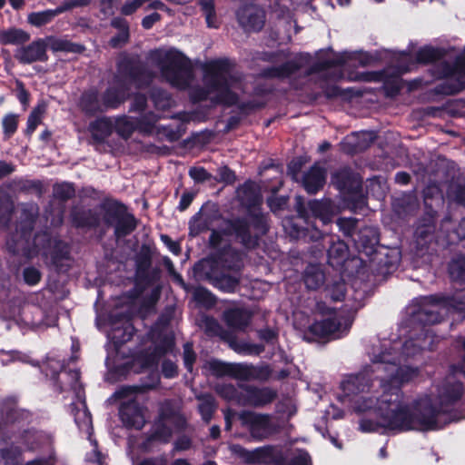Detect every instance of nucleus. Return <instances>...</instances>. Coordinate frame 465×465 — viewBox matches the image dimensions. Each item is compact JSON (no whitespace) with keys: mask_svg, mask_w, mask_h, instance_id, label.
Returning a JSON list of instances; mask_svg holds the SVG:
<instances>
[{"mask_svg":"<svg viewBox=\"0 0 465 465\" xmlns=\"http://www.w3.org/2000/svg\"><path fill=\"white\" fill-rule=\"evenodd\" d=\"M232 64L228 58H217L203 65V86L192 90L191 99L193 103L204 102L209 95L216 93L211 101L214 104L227 107L233 106L240 100L237 93L232 90L233 77L231 75Z\"/></svg>","mask_w":465,"mask_h":465,"instance_id":"1","label":"nucleus"},{"mask_svg":"<svg viewBox=\"0 0 465 465\" xmlns=\"http://www.w3.org/2000/svg\"><path fill=\"white\" fill-rule=\"evenodd\" d=\"M252 223L247 218L233 216L223 219L220 230L213 229L208 240V246L219 252L223 236L232 237L244 249L252 251L259 247L261 239L267 234L266 223L262 215H252Z\"/></svg>","mask_w":465,"mask_h":465,"instance_id":"2","label":"nucleus"},{"mask_svg":"<svg viewBox=\"0 0 465 465\" xmlns=\"http://www.w3.org/2000/svg\"><path fill=\"white\" fill-rule=\"evenodd\" d=\"M130 97L124 85L108 86L102 94L96 87L85 90L80 97V106L87 116H95L110 110L118 109Z\"/></svg>","mask_w":465,"mask_h":465,"instance_id":"3","label":"nucleus"},{"mask_svg":"<svg viewBox=\"0 0 465 465\" xmlns=\"http://www.w3.org/2000/svg\"><path fill=\"white\" fill-rule=\"evenodd\" d=\"M99 209L103 223L114 229V238L117 242L131 235L138 227L139 220L129 212L126 204L117 199H104Z\"/></svg>","mask_w":465,"mask_h":465,"instance_id":"4","label":"nucleus"},{"mask_svg":"<svg viewBox=\"0 0 465 465\" xmlns=\"http://www.w3.org/2000/svg\"><path fill=\"white\" fill-rule=\"evenodd\" d=\"M116 70L121 82L119 85L128 89L129 85H134L137 89L146 88L154 78L153 72L138 54H121L116 62Z\"/></svg>","mask_w":465,"mask_h":465,"instance_id":"5","label":"nucleus"},{"mask_svg":"<svg viewBox=\"0 0 465 465\" xmlns=\"http://www.w3.org/2000/svg\"><path fill=\"white\" fill-rule=\"evenodd\" d=\"M294 209L297 215L287 217L282 221V227L288 236L292 240L303 242L317 241L321 238L322 231L311 221L309 206L302 196L295 197Z\"/></svg>","mask_w":465,"mask_h":465,"instance_id":"6","label":"nucleus"},{"mask_svg":"<svg viewBox=\"0 0 465 465\" xmlns=\"http://www.w3.org/2000/svg\"><path fill=\"white\" fill-rule=\"evenodd\" d=\"M162 75L172 86L181 90L189 87L193 79L191 60L180 51H168L158 61Z\"/></svg>","mask_w":465,"mask_h":465,"instance_id":"7","label":"nucleus"},{"mask_svg":"<svg viewBox=\"0 0 465 465\" xmlns=\"http://www.w3.org/2000/svg\"><path fill=\"white\" fill-rule=\"evenodd\" d=\"M310 242H315V247L322 246L326 251L328 264L339 271L340 273L348 272L349 262H355L358 266L363 262L362 259L356 256L349 260L348 244L337 235L324 234L322 232L321 238L317 241H310Z\"/></svg>","mask_w":465,"mask_h":465,"instance_id":"8","label":"nucleus"},{"mask_svg":"<svg viewBox=\"0 0 465 465\" xmlns=\"http://www.w3.org/2000/svg\"><path fill=\"white\" fill-rule=\"evenodd\" d=\"M153 251L147 243H143L134 256V286L141 292L160 282L162 270L153 267Z\"/></svg>","mask_w":465,"mask_h":465,"instance_id":"9","label":"nucleus"},{"mask_svg":"<svg viewBox=\"0 0 465 465\" xmlns=\"http://www.w3.org/2000/svg\"><path fill=\"white\" fill-rule=\"evenodd\" d=\"M374 364H379L377 370H382L388 373L386 380L387 383L393 386H401L412 381L419 375V370L409 366H399V360L396 356L387 351H381L374 355L372 360Z\"/></svg>","mask_w":465,"mask_h":465,"instance_id":"10","label":"nucleus"},{"mask_svg":"<svg viewBox=\"0 0 465 465\" xmlns=\"http://www.w3.org/2000/svg\"><path fill=\"white\" fill-rule=\"evenodd\" d=\"M448 302L449 298L438 294L420 297L418 301V309L412 315L413 320L423 327L441 322L443 315L439 308L441 305L446 307Z\"/></svg>","mask_w":465,"mask_h":465,"instance_id":"11","label":"nucleus"},{"mask_svg":"<svg viewBox=\"0 0 465 465\" xmlns=\"http://www.w3.org/2000/svg\"><path fill=\"white\" fill-rule=\"evenodd\" d=\"M56 239H58V237H53L47 231H40L35 234L32 243L30 242H25L23 245L20 246L17 242L12 241L6 242V245L11 254L22 256L25 259H32L38 255L40 252H42L43 255L47 256L48 252Z\"/></svg>","mask_w":465,"mask_h":465,"instance_id":"12","label":"nucleus"},{"mask_svg":"<svg viewBox=\"0 0 465 465\" xmlns=\"http://www.w3.org/2000/svg\"><path fill=\"white\" fill-rule=\"evenodd\" d=\"M243 428L256 440H262L274 433L275 427L272 416L267 413H257L252 411H242L238 415Z\"/></svg>","mask_w":465,"mask_h":465,"instance_id":"13","label":"nucleus"},{"mask_svg":"<svg viewBox=\"0 0 465 465\" xmlns=\"http://www.w3.org/2000/svg\"><path fill=\"white\" fill-rule=\"evenodd\" d=\"M238 199L241 204L246 209V214L244 216H239L240 218H247L248 221L252 223V215H262L264 218L266 223L267 232L270 230L269 218L268 215L263 213L261 211V205L262 203V198L260 193L259 189L255 185V183L248 180L243 184H242L238 190Z\"/></svg>","mask_w":465,"mask_h":465,"instance_id":"14","label":"nucleus"},{"mask_svg":"<svg viewBox=\"0 0 465 465\" xmlns=\"http://www.w3.org/2000/svg\"><path fill=\"white\" fill-rule=\"evenodd\" d=\"M331 183L339 192L351 199L362 198V180L351 167L344 166L331 174Z\"/></svg>","mask_w":465,"mask_h":465,"instance_id":"15","label":"nucleus"},{"mask_svg":"<svg viewBox=\"0 0 465 465\" xmlns=\"http://www.w3.org/2000/svg\"><path fill=\"white\" fill-rule=\"evenodd\" d=\"M430 188L424 191V214L419 219L418 225L415 229L414 234L417 242L420 245H425L430 242L434 237L436 231V222L438 212L433 209L431 203L429 201L432 200L430 195Z\"/></svg>","mask_w":465,"mask_h":465,"instance_id":"16","label":"nucleus"},{"mask_svg":"<svg viewBox=\"0 0 465 465\" xmlns=\"http://www.w3.org/2000/svg\"><path fill=\"white\" fill-rule=\"evenodd\" d=\"M239 388L242 390V406L261 409L272 403L278 398L277 391L271 387L239 383Z\"/></svg>","mask_w":465,"mask_h":465,"instance_id":"17","label":"nucleus"},{"mask_svg":"<svg viewBox=\"0 0 465 465\" xmlns=\"http://www.w3.org/2000/svg\"><path fill=\"white\" fill-rule=\"evenodd\" d=\"M415 430L429 431L438 430V417L443 414L439 406L434 405L430 400L416 401L413 410Z\"/></svg>","mask_w":465,"mask_h":465,"instance_id":"18","label":"nucleus"},{"mask_svg":"<svg viewBox=\"0 0 465 465\" xmlns=\"http://www.w3.org/2000/svg\"><path fill=\"white\" fill-rule=\"evenodd\" d=\"M381 427L399 431H408L415 430L412 410L403 403L393 410H388L382 412Z\"/></svg>","mask_w":465,"mask_h":465,"instance_id":"19","label":"nucleus"},{"mask_svg":"<svg viewBox=\"0 0 465 465\" xmlns=\"http://www.w3.org/2000/svg\"><path fill=\"white\" fill-rule=\"evenodd\" d=\"M112 340L116 347L131 341L136 331L132 322V313L128 311L114 312L110 315Z\"/></svg>","mask_w":465,"mask_h":465,"instance_id":"20","label":"nucleus"},{"mask_svg":"<svg viewBox=\"0 0 465 465\" xmlns=\"http://www.w3.org/2000/svg\"><path fill=\"white\" fill-rule=\"evenodd\" d=\"M380 242V233L377 228L364 226L358 230L352 242L353 247L359 253L365 254L371 262L376 260L378 254V244Z\"/></svg>","mask_w":465,"mask_h":465,"instance_id":"21","label":"nucleus"},{"mask_svg":"<svg viewBox=\"0 0 465 465\" xmlns=\"http://www.w3.org/2000/svg\"><path fill=\"white\" fill-rule=\"evenodd\" d=\"M64 372L69 380V386L72 390H76L77 385L81 379V371L79 369H68L66 368V364L64 361L60 362H48L46 367V376L50 377V381H52V386L54 391L61 394L65 389L64 387V382L60 380V373Z\"/></svg>","mask_w":465,"mask_h":465,"instance_id":"22","label":"nucleus"},{"mask_svg":"<svg viewBox=\"0 0 465 465\" xmlns=\"http://www.w3.org/2000/svg\"><path fill=\"white\" fill-rule=\"evenodd\" d=\"M48 45L47 37L34 40L28 45L17 48L15 58L22 64H31L35 62L45 63L49 59Z\"/></svg>","mask_w":465,"mask_h":465,"instance_id":"23","label":"nucleus"},{"mask_svg":"<svg viewBox=\"0 0 465 465\" xmlns=\"http://www.w3.org/2000/svg\"><path fill=\"white\" fill-rule=\"evenodd\" d=\"M310 54H301L296 59L289 60L278 66H269L262 70L261 75L268 79H287L299 72L303 64H308Z\"/></svg>","mask_w":465,"mask_h":465,"instance_id":"24","label":"nucleus"},{"mask_svg":"<svg viewBox=\"0 0 465 465\" xmlns=\"http://www.w3.org/2000/svg\"><path fill=\"white\" fill-rule=\"evenodd\" d=\"M236 18L244 31L260 32L265 25L266 14L254 5H243L236 11Z\"/></svg>","mask_w":465,"mask_h":465,"instance_id":"25","label":"nucleus"},{"mask_svg":"<svg viewBox=\"0 0 465 465\" xmlns=\"http://www.w3.org/2000/svg\"><path fill=\"white\" fill-rule=\"evenodd\" d=\"M119 418L127 429L142 430L145 424L143 407L135 400L123 402L119 408Z\"/></svg>","mask_w":465,"mask_h":465,"instance_id":"26","label":"nucleus"},{"mask_svg":"<svg viewBox=\"0 0 465 465\" xmlns=\"http://www.w3.org/2000/svg\"><path fill=\"white\" fill-rule=\"evenodd\" d=\"M464 394V385L461 381L445 384L438 395V406L443 414H449L453 407L461 400Z\"/></svg>","mask_w":465,"mask_h":465,"instance_id":"27","label":"nucleus"},{"mask_svg":"<svg viewBox=\"0 0 465 465\" xmlns=\"http://www.w3.org/2000/svg\"><path fill=\"white\" fill-rule=\"evenodd\" d=\"M69 219L72 226L77 230H94L101 224L102 216L93 209L84 207L72 208Z\"/></svg>","mask_w":465,"mask_h":465,"instance_id":"28","label":"nucleus"},{"mask_svg":"<svg viewBox=\"0 0 465 465\" xmlns=\"http://www.w3.org/2000/svg\"><path fill=\"white\" fill-rule=\"evenodd\" d=\"M2 420L5 424L23 427L29 424L32 413L18 407L17 402L12 399L4 401L0 408Z\"/></svg>","mask_w":465,"mask_h":465,"instance_id":"29","label":"nucleus"},{"mask_svg":"<svg viewBox=\"0 0 465 465\" xmlns=\"http://www.w3.org/2000/svg\"><path fill=\"white\" fill-rule=\"evenodd\" d=\"M459 75L436 84L432 92L437 95L451 96L465 90V56L456 60Z\"/></svg>","mask_w":465,"mask_h":465,"instance_id":"30","label":"nucleus"},{"mask_svg":"<svg viewBox=\"0 0 465 465\" xmlns=\"http://www.w3.org/2000/svg\"><path fill=\"white\" fill-rule=\"evenodd\" d=\"M52 266L57 272H67L70 269L69 262L72 261L71 246L65 241L58 238L54 241L47 253Z\"/></svg>","mask_w":465,"mask_h":465,"instance_id":"31","label":"nucleus"},{"mask_svg":"<svg viewBox=\"0 0 465 465\" xmlns=\"http://www.w3.org/2000/svg\"><path fill=\"white\" fill-rule=\"evenodd\" d=\"M341 327V322L334 314L332 317L315 321L308 327L305 336L312 340L328 339L335 335Z\"/></svg>","mask_w":465,"mask_h":465,"instance_id":"32","label":"nucleus"},{"mask_svg":"<svg viewBox=\"0 0 465 465\" xmlns=\"http://www.w3.org/2000/svg\"><path fill=\"white\" fill-rule=\"evenodd\" d=\"M327 170L318 163H313L302 177V186L309 194H316L326 183Z\"/></svg>","mask_w":465,"mask_h":465,"instance_id":"33","label":"nucleus"},{"mask_svg":"<svg viewBox=\"0 0 465 465\" xmlns=\"http://www.w3.org/2000/svg\"><path fill=\"white\" fill-rule=\"evenodd\" d=\"M230 449L232 453L243 459L248 464L267 463L273 455L272 446H263L249 450L240 444H232Z\"/></svg>","mask_w":465,"mask_h":465,"instance_id":"34","label":"nucleus"},{"mask_svg":"<svg viewBox=\"0 0 465 465\" xmlns=\"http://www.w3.org/2000/svg\"><path fill=\"white\" fill-rule=\"evenodd\" d=\"M382 382L384 391L381 398L378 399V415L380 418L382 417V412L393 410L404 403L402 401V391L399 386L387 383L385 379H382Z\"/></svg>","mask_w":465,"mask_h":465,"instance_id":"35","label":"nucleus"},{"mask_svg":"<svg viewBox=\"0 0 465 465\" xmlns=\"http://www.w3.org/2000/svg\"><path fill=\"white\" fill-rule=\"evenodd\" d=\"M372 386V381L368 373H357L349 375L341 383V389L346 396L358 395L369 391Z\"/></svg>","mask_w":465,"mask_h":465,"instance_id":"36","label":"nucleus"},{"mask_svg":"<svg viewBox=\"0 0 465 465\" xmlns=\"http://www.w3.org/2000/svg\"><path fill=\"white\" fill-rule=\"evenodd\" d=\"M156 419L165 422L171 421L177 432H183L188 427L185 416L170 401H164L160 406Z\"/></svg>","mask_w":465,"mask_h":465,"instance_id":"37","label":"nucleus"},{"mask_svg":"<svg viewBox=\"0 0 465 465\" xmlns=\"http://www.w3.org/2000/svg\"><path fill=\"white\" fill-rule=\"evenodd\" d=\"M218 266L221 264L228 271L240 272L242 267V253L231 244L223 246L215 255Z\"/></svg>","mask_w":465,"mask_h":465,"instance_id":"38","label":"nucleus"},{"mask_svg":"<svg viewBox=\"0 0 465 465\" xmlns=\"http://www.w3.org/2000/svg\"><path fill=\"white\" fill-rule=\"evenodd\" d=\"M173 437V430L165 421L155 419L151 432L147 433L142 442V448L148 450L153 442L167 444Z\"/></svg>","mask_w":465,"mask_h":465,"instance_id":"39","label":"nucleus"},{"mask_svg":"<svg viewBox=\"0 0 465 465\" xmlns=\"http://www.w3.org/2000/svg\"><path fill=\"white\" fill-rule=\"evenodd\" d=\"M311 221L315 224V221L319 220L322 224L326 225L331 223L334 218V212L331 201L327 200H310L308 202Z\"/></svg>","mask_w":465,"mask_h":465,"instance_id":"40","label":"nucleus"},{"mask_svg":"<svg viewBox=\"0 0 465 465\" xmlns=\"http://www.w3.org/2000/svg\"><path fill=\"white\" fill-rule=\"evenodd\" d=\"M254 371L255 368L252 365H247L244 363H231L229 377L240 381H249L255 378L268 380L271 374V370L268 366L260 369V375L255 374Z\"/></svg>","mask_w":465,"mask_h":465,"instance_id":"41","label":"nucleus"},{"mask_svg":"<svg viewBox=\"0 0 465 465\" xmlns=\"http://www.w3.org/2000/svg\"><path fill=\"white\" fill-rule=\"evenodd\" d=\"M252 319V313L246 309L232 308L224 311L223 321L225 324L233 330L244 331Z\"/></svg>","mask_w":465,"mask_h":465,"instance_id":"42","label":"nucleus"},{"mask_svg":"<svg viewBox=\"0 0 465 465\" xmlns=\"http://www.w3.org/2000/svg\"><path fill=\"white\" fill-rule=\"evenodd\" d=\"M351 59H352L351 54L348 52L340 53L331 59H319L307 68L305 75L311 76L333 67L342 66Z\"/></svg>","mask_w":465,"mask_h":465,"instance_id":"43","label":"nucleus"},{"mask_svg":"<svg viewBox=\"0 0 465 465\" xmlns=\"http://www.w3.org/2000/svg\"><path fill=\"white\" fill-rule=\"evenodd\" d=\"M88 129L94 143L101 144L113 134L114 124L110 117L102 116L91 122Z\"/></svg>","mask_w":465,"mask_h":465,"instance_id":"44","label":"nucleus"},{"mask_svg":"<svg viewBox=\"0 0 465 465\" xmlns=\"http://www.w3.org/2000/svg\"><path fill=\"white\" fill-rule=\"evenodd\" d=\"M375 139L376 135L373 132L362 131L348 135L344 143L349 147L350 153H356L367 150Z\"/></svg>","mask_w":465,"mask_h":465,"instance_id":"45","label":"nucleus"},{"mask_svg":"<svg viewBox=\"0 0 465 465\" xmlns=\"http://www.w3.org/2000/svg\"><path fill=\"white\" fill-rule=\"evenodd\" d=\"M218 268L215 258L201 259L193 266V276L196 281H205L211 284Z\"/></svg>","mask_w":465,"mask_h":465,"instance_id":"46","label":"nucleus"},{"mask_svg":"<svg viewBox=\"0 0 465 465\" xmlns=\"http://www.w3.org/2000/svg\"><path fill=\"white\" fill-rule=\"evenodd\" d=\"M283 185V181L281 179L277 184L269 188L270 195L266 198V204L270 211L276 214L282 211L287 210L289 206V195H280L279 191Z\"/></svg>","mask_w":465,"mask_h":465,"instance_id":"47","label":"nucleus"},{"mask_svg":"<svg viewBox=\"0 0 465 465\" xmlns=\"http://www.w3.org/2000/svg\"><path fill=\"white\" fill-rule=\"evenodd\" d=\"M218 216V211H216L214 213L209 214L206 213H203L202 210H200L193 216L192 220L190 221L189 234L193 237H195L202 232L210 230L213 221L216 220Z\"/></svg>","mask_w":465,"mask_h":465,"instance_id":"48","label":"nucleus"},{"mask_svg":"<svg viewBox=\"0 0 465 465\" xmlns=\"http://www.w3.org/2000/svg\"><path fill=\"white\" fill-rule=\"evenodd\" d=\"M23 214L25 215V218L21 220L17 227L18 234L13 235L10 239L7 240V242L15 241V242H17L20 246H22L23 242H30V238L36 222V216L31 213H28L27 211H24Z\"/></svg>","mask_w":465,"mask_h":465,"instance_id":"49","label":"nucleus"},{"mask_svg":"<svg viewBox=\"0 0 465 465\" xmlns=\"http://www.w3.org/2000/svg\"><path fill=\"white\" fill-rule=\"evenodd\" d=\"M302 280L309 290H318L326 282L325 273L321 265L312 263L306 266Z\"/></svg>","mask_w":465,"mask_h":465,"instance_id":"50","label":"nucleus"},{"mask_svg":"<svg viewBox=\"0 0 465 465\" xmlns=\"http://www.w3.org/2000/svg\"><path fill=\"white\" fill-rule=\"evenodd\" d=\"M447 55V51L442 47L424 45L415 54V61L420 64H429L442 60Z\"/></svg>","mask_w":465,"mask_h":465,"instance_id":"51","label":"nucleus"},{"mask_svg":"<svg viewBox=\"0 0 465 465\" xmlns=\"http://www.w3.org/2000/svg\"><path fill=\"white\" fill-rule=\"evenodd\" d=\"M211 284L223 292L232 293L240 285V277L225 273L218 268Z\"/></svg>","mask_w":465,"mask_h":465,"instance_id":"52","label":"nucleus"},{"mask_svg":"<svg viewBox=\"0 0 465 465\" xmlns=\"http://www.w3.org/2000/svg\"><path fill=\"white\" fill-rule=\"evenodd\" d=\"M47 40L49 43L50 49L53 52H64L81 54L86 50V47L84 45L74 43L67 39L59 38L55 36H48Z\"/></svg>","mask_w":465,"mask_h":465,"instance_id":"53","label":"nucleus"},{"mask_svg":"<svg viewBox=\"0 0 465 465\" xmlns=\"http://www.w3.org/2000/svg\"><path fill=\"white\" fill-rule=\"evenodd\" d=\"M29 40L30 34L21 28L11 27L7 30L0 31V43L4 45H24Z\"/></svg>","mask_w":465,"mask_h":465,"instance_id":"54","label":"nucleus"},{"mask_svg":"<svg viewBox=\"0 0 465 465\" xmlns=\"http://www.w3.org/2000/svg\"><path fill=\"white\" fill-rule=\"evenodd\" d=\"M400 260V252L386 249V252L384 253L378 252L374 262H377L381 268H384L386 273H390L398 268Z\"/></svg>","mask_w":465,"mask_h":465,"instance_id":"55","label":"nucleus"},{"mask_svg":"<svg viewBox=\"0 0 465 465\" xmlns=\"http://www.w3.org/2000/svg\"><path fill=\"white\" fill-rule=\"evenodd\" d=\"M215 392L222 399L227 401L236 402L242 406L241 399L242 395V390L239 388V385L236 387L232 383L217 384L215 386Z\"/></svg>","mask_w":465,"mask_h":465,"instance_id":"56","label":"nucleus"},{"mask_svg":"<svg viewBox=\"0 0 465 465\" xmlns=\"http://www.w3.org/2000/svg\"><path fill=\"white\" fill-rule=\"evenodd\" d=\"M114 130L124 140L127 141L135 132V120L123 114L115 118Z\"/></svg>","mask_w":465,"mask_h":465,"instance_id":"57","label":"nucleus"},{"mask_svg":"<svg viewBox=\"0 0 465 465\" xmlns=\"http://www.w3.org/2000/svg\"><path fill=\"white\" fill-rule=\"evenodd\" d=\"M342 273L333 280L331 282L326 281L325 292L333 302H341L346 295V283L341 277Z\"/></svg>","mask_w":465,"mask_h":465,"instance_id":"58","label":"nucleus"},{"mask_svg":"<svg viewBox=\"0 0 465 465\" xmlns=\"http://www.w3.org/2000/svg\"><path fill=\"white\" fill-rule=\"evenodd\" d=\"M448 272L451 281L465 283V255L453 257L449 262Z\"/></svg>","mask_w":465,"mask_h":465,"instance_id":"59","label":"nucleus"},{"mask_svg":"<svg viewBox=\"0 0 465 465\" xmlns=\"http://www.w3.org/2000/svg\"><path fill=\"white\" fill-rule=\"evenodd\" d=\"M76 189L72 182L55 183L53 185V197L59 202L66 203L75 197Z\"/></svg>","mask_w":465,"mask_h":465,"instance_id":"60","label":"nucleus"},{"mask_svg":"<svg viewBox=\"0 0 465 465\" xmlns=\"http://www.w3.org/2000/svg\"><path fill=\"white\" fill-rule=\"evenodd\" d=\"M384 78L385 79L381 82L383 84L382 89L385 96L391 98L397 96L402 88L400 74L396 73L389 74L388 71H386Z\"/></svg>","mask_w":465,"mask_h":465,"instance_id":"61","label":"nucleus"},{"mask_svg":"<svg viewBox=\"0 0 465 465\" xmlns=\"http://www.w3.org/2000/svg\"><path fill=\"white\" fill-rule=\"evenodd\" d=\"M161 382L160 374L157 370H152L147 375L140 379V382L134 385L138 393H146L158 388Z\"/></svg>","mask_w":465,"mask_h":465,"instance_id":"62","label":"nucleus"},{"mask_svg":"<svg viewBox=\"0 0 465 465\" xmlns=\"http://www.w3.org/2000/svg\"><path fill=\"white\" fill-rule=\"evenodd\" d=\"M56 16L57 15L54 9L32 12L27 15V23L32 26L40 28L50 24Z\"/></svg>","mask_w":465,"mask_h":465,"instance_id":"63","label":"nucleus"},{"mask_svg":"<svg viewBox=\"0 0 465 465\" xmlns=\"http://www.w3.org/2000/svg\"><path fill=\"white\" fill-rule=\"evenodd\" d=\"M336 224L343 236L352 242L354 235H356V232H358V230L360 229L358 228V219L352 217H340L337 219Z\"/></svg>","mask_w":465,"mask_h":465,"instance_id":"64","label":"nucleus"}]
</instances>
